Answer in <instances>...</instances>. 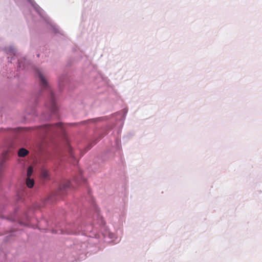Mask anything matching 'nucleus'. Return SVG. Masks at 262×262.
<instances>
[{
	"label": "nucleus",
	"instance_id": "obj_1",
	"mask_svg": "<svg viewBox=\"0 0 262 262\" xmlns=\"http://www.w3.org/2000/svg\"><path fill=\"white\" fill-rule=\"evenodd\" d=\"M46 106L52 112L55 113L57 110V106L55 103L54 96L52 93H51L50 101L46 104Z\"/></svg>",
	"mask_w": 262,
	"mask_h": 262
},
{
	"label": "nucleus",
	"instance_id": "obj_2",
	"mask_svg": "<svg viewBox=\"0 0 262 262\" xmlns=\"http://www.w3.org/2000/svg\"><path fill=\"white\" fill-rule=\"evenodd\" d=\"M93 210L95 212L94 217L96 218L97 220H98V223L102 225H104L105 222L102 216L99 213V208L96 205H93Z\"/></svg>",
	"mask_w": 262,
	"mask_h": 262
},
{
	"label": "nucleus",
	"instance_id": "obj_3",
	"mask_svg": "<svg viewBox=\"0 0 262 262\" xmlns=\"http://www.w3.org/2000/svg\"><path fill=\"white\" fill-rule=\"evenodd\" d=\"M47 132H54L56 129L62 128V125L60 123H58L54 125H45L43 126Z\"/></svg>",
	"mask_w": 262,
	"mask_h": 262
},
{
	"label": "nucleus",
	"instance_id": "obj_4",
	"mask_svg": "<svg viewBox=\"0 0 262 262\" xmlns=\"http://www.w3.org/2000/svg\"><path fill=\"white\" fill-rule=\"evenodd\" d=\"M37 74L40 79L41 87L43 89H47L49 87V85L46 79L40 71H37Z\"/></svg>",
	"mask_w": 262,
	"mask_h": 262
},
{
	"label": "nucleus",
	"instance_id": "obj_5",
	"mask_svg": "<svg viewBox=\"0 0 262 262\" xmlns=\"http://www.w3.org/2000/svg\"><path fill=\"white\" fill-rule=\"evenodd\" d=\"M12 146V145H11V146L7 150H5L2 154L1 161L2 165L8 159L9 155L12 152V151L11 150Z\"/></svg>",
	"mask_w": 262,
	"mask_h": 262
},
{
	"label": "nucleus",
	"instance_id": "obj_6",
	"mask_svg": "<svg viewBox=\"0 0 262 262\" xmlns=\"http://www.w3.org/2000/svg\"><path fill=\"white\" fill-rule=\"evenodd\" d=\"M71 183L69 181H63L59 186L60 190H65L70 187Z\"/></svg>",
	"mask_w": 262,
	"mask_h": 262
},
{
	"label": "nucleus",
	"instance_id": "obj_7",
	"mask_svg": "<svg viewBox=\"0 0 262 262\" xmlns=\"http://www.w3.org/2000/svg\"><path fill=\"white\" fill-rule=\"evenodd\" d=\"M29 151L25 148H21L18 151V156L20 157H24L27 155Z\"/></svg>",
	"mask_w": 262,
	"mask_h": 262
},
{
	"label": "nucleus",
	"instance_id": "obj_8",
	"mask_svg": "<svg viewBox=\"0 0 262 262\" xmlns=\"http://www.w3.org/2000/svg\"><path fill=\"white\" fill-rule=\"evenodd\" d=\"M26 183L27 186L29 188H32L33 187L34 184V181L33 179H32L31 178H27Z\"/></svg>",
	"mask_w": 262,
	"mask_h": 262
},
{
	"label": "nucleus",
	"instance_id": "obj_9",
	"mask_svg": "<svg viewBox=\"0 0 262 262\" xmlns=\"http://www.w3.org/2000/svg\"><path fill=\"white\" fill-rule=\"evenodd\" d=\"M7 219L13 222L18 221L19 222L20 224H22V222H21L20 221L19 216L16 214V212L12 216L8 217Z\"/></svg>",
	"mask_w": 262,
	"mask_h": 262
},
{
	"label": "nucleus",
	"instance_id": "obj_10",
	"mask_svg": "<svg viewBox=\"0 0 262 262\" xmlns=\"http://www.w3.org/2000/svg\"><path fill=\"white\" fill-rule=\"evenodd\" d=\"M80 231V229L76 230V227L73 226L70 230L66 231L67 234H77Z\"/></svg>",
	"mask_w": 262,
	"mask_h": 262
},
{
	"label": "nucleus",
	"instance_id": "obj_11",
	"mask_svg": "<svg viewBox=\"0 0 262 262\" xmlns=\"http://www.w3.org/2000/svg\"><path fill=\"white\" fill-rule=\"evenodd\" d=\"M80 181L83 183H85V180L84 178H83L81 176H79V177L75 178L74 179V181L75 182V183L78 185H80Z\"/></svg>",
	"mask_w": 262,
	"mask_h": 262
},
{
	"label": "nucleus",
	"instance_id": "obj_12",
	"mask_svg": "<svg viewBox=\"0 0 262 262\" xmlns=\"http://www.w3.org/2000/svg\"><path fill=\"white\" fill-rule=\"evenodd\" d=\"M33 172V169L32 166H29L27 169V178H31Z\"/></svg>",
	"mask_w": 262,
	"mask_h": 262
},
{
	"label": "nucleus",
	"instance_id": "obj_13",
	"mask_svg": "<svg viewBox=\"0 0 262 262\" xmlns=\"http://www.w3.org/2000/svg\"><path fill=\"white\" fill-rule=\"evenodd\" d=\"M41 175L42 177L45 179H47L49 177V173L47 170H42L41 172Z\"/></svg>",
	"mask_w": 262,
	"mask_h": 262
},
{
	"label": "nucleus",
	"instance_id": "obj_14",
	"mask_svg": "<svg viewBox=\"0 0 262 262\" xmlns=\"http://www.w3.org/2000/svg\"><path fill=\"white\" fill-rule=\"evenodd\" d=\"M15 232V230H11L8 231V234H9V236H14Z\"/></svg>",
	"mask_w": 262,
	"mask_h": 262
},
{
	"label": "nucleus",
	"instance_id": "obj_15",
	"mask_svg": "<svg viewBox=\"0 0 262 262\" xmlns=\"http://www.w3.org/2000/svg\"><path fill=\"white\" fill-rule=\"evenodd\" d=\"M108 236L110 238H113L115 237V234L113 233L109 232Z\"/></svg>",
	"mask_w": 262,
	"mask_h": 262
},
{
	"label": "nucleus",
	"instance_id": "obj_16",
	"mask_svg": "<svg viewBox=\"0 0 262 262\" xmlns=\"http://www.w3.org/2000/svg\"><path fill=\"white\" fill-rule=\"evenodd\" d=\"M4 209V205L1 202H0V212H1Z\"/></svg>",
	"mask_w": 262,
	"mask_h": 262
},
{
	"label": "nucleus",
	"instance_id": "obj_17",
	"mask_svg": "<svg viewBox=\"0 0 262 262\" xmlns=\"http://www.w3.org/2000/svg\"><path fill=\"white\" fill-rule=\"evenodd\" d=\"M69 154L70 155V156L72 158H74V156L73 155V153H72V149H70V151H69Z\"/></svg>",
	"mask_w": 262,
	"mask_h": 262
}]
</instances>
